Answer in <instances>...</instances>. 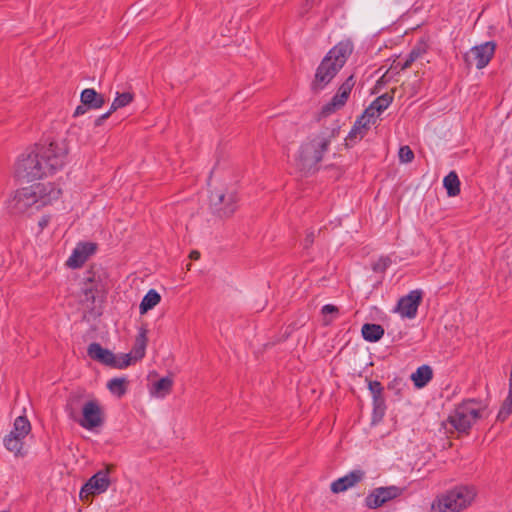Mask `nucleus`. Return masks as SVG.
Segmentation results:
<instances>
[{
    "label": "nucleus",
    "mask_w": 512,
    "mask_h": 512,
    "mask_svg": "<svg viewBox=\"0 0 512 512\" xmlns=\"http://www.w3.org/2000/svg\"><path fill=\"white\" fill-rule=\"evenodd\" d=\"M61 195V190L53 183H37L16 192L9 208L15 214H32L51 204Z\"/></svg>",
    "instance_id": "f257e3e1"
},
{
    "label": "nucleus",
    "mask_w": 512,
    "mask_h": 512,
    "mask_svg": "<svg viewBox=\"0 0 512 512\" xmlns=\"http://www.w3.org/2000/svg\"><path fill=\"white\" fill-rule=\"evenodd\" d=\"M339 134V126L333 124L324 127L319 133L308 138L299 150L296 158V164L299 170L309 172L323 159L325 152L328 150L332 140Z\"/></svg>",
    "instance_id": "f03ea898"
},
{
    "label": "nucleus",
    "mask_w": 512,
    "mask_h": 512,
    "mask_svg": "<svg viewBox=\"0 0 512 512\" xmlns=\"http://www.w3.org/2000/svg\"><path fill=\"white\" fill-rule=\"evenodd\" d=\"M488 416L487 405L476 399H467L458 404L442 423L446 433L469 434L473 425Z\"/></svg>",
    "instance_id": "7ed1b4c3"
},
{
    "label": "nucleus",
    "mask_w": 512,
    "mask_h": 512,
    "mask_svg": "<svg viewBox=\"0 0 512 512\" xmlns=\"http://www.w3.org/2000/svg\"><path fill=\"white\" fill-rule=\"evenodd\" d=\"M352 52L353 44L350 40H344L335 45L318 66L313 88L323 89L344 66Z\"/></svg>",
    "instance_id": "20e7f679"
},
{
    "label": "nucleus",
    "mask_w": 512,
    "mask_h": 512,
    "mask_svg": "<svg viewBox=\"0 0 512 512\" xmlns=\"http://www.w3.org/2000/svg\"><path fill=\"white\" fill-rule=\"evenodd\" d=\"M477 490L471 485H458L438 495L431 504V512H462L475 500Z\"/></svg>",
    "instance_id": "39448f33"
},
{
    "label": "nucleus",
    "mask_w": 512,
    "mask_h": 512,
    "mask_svg": "<svg viewBox=\"0 0 512 512\" xmlns=\"http://www.w3.org/2000/svg\"><path fill=\"white\" fill-rule=\"evenodd\" d=\"M45 176L60 170L66 162L68 148L64 141H54L48 145L37 146Z\"/></svg>",
    "instance_id": "423d86ee"
},
{
    "label": "nucleus",
    "mask_w": 512,
    "mask_h": 512,
    "mask_svg": "<svg viewBox=\"0 0 512 512\" xmlns=\"http://www.w3.org/2000/svg\"><path fill=\"white\" fill-rule=\"evenodd\" d=\"M15 174L18 178L33 181L45 176L44 166L37 147L30 153L22 154L15 164Z\"/></svg>",
    "instance_id": "0eeeda50"
},
{
    "label": "nucleus",
    "mask_w": 512,
    "mask_h": 512,
    "mask_svg": "<svg viewBox=\"0 0 512 512\" xmlns=\"http://www.w3.org/2000/svg\"><path fill=\"white\" fill-rule=\"evenodd\" d=\"M238 195L234 186L223 187L211 192L210 203L219 217H230L237 209Z\"/></svg>",
    "instance_id": "6e6552de"
},
{
    "label": "nucleus",
    "mask_w": 512,
    "mask_h": 512,
    "mask_svg": "<svg viewBox=\"0 0 512 512\" xmlns=\"http://www.w3.org/2000/svg\"><path fill=\"white\" fill-rule=\"evenodd\" d=\"M31 431L30 421L25 416L14 420L12 431L4 438L5 448L16 456L22 455L24 439Z\"/></svg>",
    "instance_id": "1a4fd4ad"
},
{
    "label": "nucleus",
    "mask_w": 512,
    "mask_h": 512,
    "mask_svg": "<svg viewBox=\"0 0 512 512\" xmlns=\"http://www.w3.org/2000/svg\"><path fill=\"white\" fill-rule=\"evenodd\" d=\"M88 356L104 365L123 369L131 364L130 354L117 357L110 350L103 348L99 343H91L87 349Z\"/></svg>",
    "instance_id": "9d476101"
},
{
    "label": "nucleus",
    "mask_w": 512,
    "mask_h": 512,
    "mask_svg": "<svg viewBox=\"0 0 512 512\" xmlns=\"http://www.w3.org/2000/svg\"><path fill=\"white\" fill-rule=\"evenodd\" d=\"M495 48L496 44L493 41L473 47L464 56L466 64L478 69L486 67L495 53Z\"/></svg>",
    "instance_id": "9b49d317"
},
{
    "label": "nucleus",
    "mask_w": 512,
    "mask_h": 512,
    "mask_svg": "<svg viewBox=\"0 0 512 512\" xmlns=\"http://www.w3.org/2000/svg\"><path fill=\"white\" fill-rule=\"evenodd\" d=\"M110 485L109 469L101 470L94 474L81 488L80 498L88 499L89 496L105 492Z\"/></svg>",
    "instance_id": "f8f14e48"
},
{
    "label": "nucleus",
    "mask_w": 512,
    "mask_h": 512,
    "mask_svg": "<svg viewBox=\"0 0 512 512\" xmlns=\"http://www.w3.org/2000/svg\"><path fill=\"white\" fill-rule=\"evenodd\" d=\"M423 292L421 290H412L407 295L399 299L395 309L403 318H415L418 307L422 301Z\"/></svg>",
    "instance_id": "ddd939ff"
},
{
    "label": "nucleus",
    "mask_w": 512,
    "mask_h": 512,
    "mask_svg": "<svg viewBox=\"0 0 512 512\" xmlns=\"http://www.w3.org/2000/svg\"><path fill=\"white\" fill-rule=\"evenodd\" d=\"M79 423L87 430H92L102 425V410L96 400H90L83 405L82 419Z\"/></svg>",
    "instance_id": "4468645a"
},
{
    "label": "nucleus",
    "mask_w": 512,
    "mask_h": 512,
    "mask_svg": "<svg viewBox=\"0 0 512 512\" xmlns=\"http://www.w3.org/2000/svg\"><path fill=\"white\" fill-rule=\"evenodd\" d=\"M365 477V472L360 469L353 470L346 474L345 476L333 481L331 483L330 489L333 493H341L349 488L354 487L359 482H361Z\"/></svg>",
    "instance_id": "2eb2a0df"
},
{
    "label": "nucleus",
    "mask_w": 512,
    "mask_h": 512,
    "mask_svg": "<svg viewBox=\"0 0 512 512\" xmlns=\"http://www.w3.org/2000/svg\"><path fill=\"white\" fill-rule=\"evenodd\" d=\"M95 250L96 245L94 243H79L73 250L71 256L68 258L67 266L70 268L81 267L89 258V256L95 252Z\"/></svg>",
    "instance_id": "dca6fc26"
},
{
    "label": "nucleus",
    "mask_w": 512,
    "mask_h": 512,
    "mask_svg": "<svg viewBox=\"0 0 512 512\" xmlns=\"http://www.w3.org/2000/svg\"><path fill=\"white\" fill-rule=\"evenodd\" d=\"M368 388L373 398V418L379 421L383 418L386 410L383 386L379 381H370Z\"/></svg>",
    "instance_id": "f3484780"
},
{
    "label": "nucleus",
    "mask_w": 512,
    "mask_h": 512,
    "mask_svg": "<svg viewBox=\"0 0 512 512\" xmlns=\"http://www.w3.org/2000/svg\"><path fill=\"white\" fill-rule=\"evenodd\" d=\"M81 103L85 104L90 110L100 109L105 104V98L102 94L96 92L93 88H86L81 92Z\"/></svg>",
    "instance_id": "a211bd4d"
},
{
    "label": "nucleus",
    "mask_w": 512,
    "mask_h": 512,
    "mask_svg": "<svg viewBox=\"0 0 512 512\" xmlns=\"http://www.w3.org/2000/svg\"><path fill=\"white\" fill-rule=\"evenodd\" d=\"M147 332V329L144 327H141L139 329V333L136 336L132 351L129 353L131 356V361H137L145 356V351L148 342Z\"/></svg>",
    "instance_id": "6ab92c4d"
},
{
    "label": "nucleus",
    "mask_w": 512,
    "mask_h": 512,
    "mask_svg": "<svg viewBox=\"0 0 512 512\" xmlns=\"http://www.w3.org/2000/svg\"><path fill=\"white\" fill-rule=\"evenodd\" d=\"M393 100V96L385 93L379 97H377L370 105L366 108V110L371 113L373 117L376 119L380 116V114L386 110Z\"/></svg>",
    "instance_id": "aec40b11"
},
{
    "label": "nucleus",
    "mask_w": 512,
    "mask_h": 512,
    "mask_svg": "<svg viewBox=\"0 0 512 512\" xmlns=\"http://www.w3.org/2000/svg\"><path fill=\"white\" fill-rule=\"evenodd\" d=\"M426 52L427 44L424 42H420L413 47L405 61L403 63L398 62L396 67H400L401 70H405L409 68L413 62L422 58L426 54Z\"/></svg>",
    "instance_id": "412c9836"
},
{
    "label": "nucleus",
    "mask_w": 512,
    "mask_h": 512,
    "mask_svg": "<svg viewBox=\"0 0 512 512\" xmlns=\"http://www.w3.org/2000/svg\"><path fill=\"white\" fill-rule=\"evenodd\" d=\"M433 371L430 366L422 365L411 375V379L417 388H422L432 379Z\"/></svg>",
    "instance_id": "4be33fe9"
},
{
    "label": "nucleus",
    "mask_w": 512,
    "mask_h": 512,
    "mask_svg": "<svg viewBox=\"0 0 512 512\" xmlns=\"http://www.w3.org/2000/svg\"><path fill=\"white\" fill-rule=\"evenodd\" d=\"M161 301L160 294L154 290L150 289L146 295L143 297L140 305H139V311L141 315L146 314L149 310L153 309L155 306H157Z\"/></svg>",
    "instance_id": "5701e85b"
},
{
    "label": "nucleus",
    "mask_w": 512,
    "mask_h": 512,
    "mask_svg": "<svg viewBox=\"0 0 512 512\" xmlns=\"http://www.w3.org/2000/svg\"><path fill=\"white\" fill-rule=\"evenodd\" d=\"M384 335V329L379 324L366 323L362 326V336L366 341L377 342Z\"/></svg>",
    "instance_id": "b1692460"
},
{
    "label": "nucleus",
    "mask_w": 512,
    "mask_h": 512,
    "mask_svg": "<svg viewBox=\"0 0 512 512\" xmlns=\"http://www.w3.org/2000/svg\"><path fill=\"white\" fill-rule=\"evenodd\" d=\"M173 380L170 377H163L153 384L151 394L157 398H164L172 389Z\"/></svg>",
    "instance_id": "393cba45"
},
{
    "label": "nucleus",
    "mask_w": 512,
    "mask_h": 512,
    "mask_svg": "<svg viewBox=\"0 0 512 512\" xmlns=\"http://www.w3.org/2000/svg\"><path fill=\"white\" fill-rule=\"evenodd\" d=\"M443 185L447 190V194L451 197L460 193V181L456 172L451 171L443 180Z\"/></svg>",
    "instance_id": "a878e982"
},
{
    "label": "nucleus",
    "mask_w": 512,
    "mask_h": 512,
    "mask_svg": "<svg viewBox=\"0 0 512 512\" xmlns=\"http://www.w3.org/2000/svg\"><path fill=\"white\" fill-rule=\"evenodd\" d=\"M376 489L382 496V500H384L385 503L400 497L404 492V488L394 485L386 487H377Z\"/></svg>",
    "instance_id": "bb28decb"
},
{
    "label": "nucleus",
    "mask_w": 512,
    "mask_h": 512,
    "mask_svg": "<svg viewBox=\"0 0 512 512\" xmlns=\"http://www.w3.org/2000/svg\"><path fill=\"white\" fill-rule=\"evenodd\" d=\"M127 383L126 378H113L108 381L107 388L113 395L121 397L127 391Z\"/></svg>",
    "instance_id": "cd10ccee"
},
{
    "label": "nucleus",
    "mask_w": 512,
    "mask_h": 512,
    "mask_svg": "<svg viewBox=\"0 0 512 512\" xmlns=\"http://www.w3.org/2000/svg\"><path fill=\"white\" fill-rule=\"evenodd\" d=\"M347 100H348L347 96H345L341 92H337L334 95V97L331 99V101L323 107V112L325 114L332 113V112L340 109L341 107H343L345 105V103L347 102Z\"/></svg>",
    "instance_id": "c85d7f7f"
},
{
    "label": "nucleus",
    "mask_w": 512,
    "mask_h": 512,
    "mask_svg": "<svg viewBox=\"0 0 512 512\" xmlns=\"http://www.w3.org/2000/svg\"><path fill=\"white\" fill-rule=\"evenodd\" d=\"M132 100H133V94L130 92L117 93V96L113 100L109 110L113 113L116 110L130 104L132 102Z\"/></svg>",
    "instance_id": "c756f323"
},
{
    "label": "nucleus",
    "mask_w": 512,
    "mask_h": 512,
    "mask_svg": "<svg viewBox=\"0 0 512 512\" xmlns=\"http://www.w3.org/2000/svg\"><path fill=\"white\" fill-rule=\"evenodd\" d=\"M376 118L371 115L366 109L363 114L356 120L355 126L365 134L370 129L371 125L376 123Z\"/></svg>",
    "instance_id": "7c9ffc66"
},
{
    "label": "nucleus",
    "mask_w": 512,
    "mask_h": 512,
    "mask_svg": "<svg viewBox=\"0 0 512 512\" xmlns=\"http://www.w3.org/2000/svg\"><path fill=\"white\" fill-rule=\"evenodd\" d=\"M364 502L365 506L369 509H377L386 504L376 488L369 492Z\"/></svg>",
    "instance_id": "2f4dec72"
},
{
    "label": "nucleus",
    "mask_w": 512,
    "mask_h": 512,
    "mask_svg": "<svg viewBox=\"0 0 512 512\" xmlns=\"http://www.w3.org/2000/svg\"><path fill=\"white\" fill-rule=\"evenodd\" d=\"M512 413V386H509V394L505 401L503 402L498 415L497 419L499 421H505L509 415Z\"/></svg>",
    "instance_id": "473e14b6"
},
{
    "label": "nucleus",
    "mask_w": 512,
    "mask_h": 512,
    "mask_svg": "<svg viewBox=\"0 0 512 512\" xmlns=\"http://www.w3.org/2000/svg\"><path fill=\"white\" fill-rule=\"evenodd\" d=\"M321 313L323 315V323L329 325L332 321L338 317L339 309L337 306L332 304H326L322 307Z\"/></svg>",
    "instance_id": "72a5a7b5"
},
{
    "label": "nucleus",
    "mask_w": 512,
    "mask_h": 512,
    "mask_svg": "<svg viewBox=\"0 0 512 512\" xmlns=\"http://www.w3.org/2000/svg\"><path fill=\"white\" fill-rule=\"evenodd\" d=\"M81 302L90 308L95 302V290L92 284L86 283L82 288Z\"/></svg>",
    "instance_id": "f704fd0d"
},
{
    "label": "nucleus",
    "mask_w": 512,
    "mask_h": 512,
    "mask_svg": "<svg viewBox=\"0 0 512 512\" xmlns=\"http://www.w3.org/2000/svg\"><path fill=\"white\" fill-rule=\"evenodd\" d=\"M398 156L401 163H410L414 159V152L409 146L404 145L400 147Z\"/></svg>",
    "instance_id": "c9c22d12"
},
{
    "label": "nucleus",
    "mask_w": 512,
    "mask_h": 512,
    "mask_svg": "<svg viewBox=\"0 0 512 512\" xmlns=\"http://www.w3.org/2000/svg\"><path fill=\"white\" fill-rule=\"evenodd\" d=\"M355 85V80H354V76L351 75L349 76L345 82L339 87L338 89V92H341L342 94H344L345 96L349 97L350 93H351V90L352 88L354 87Z\"/></svg>",
    "instance_id": "e433bc0d"
},
{
    "label": "nucleus",
    "mask_w": 512,
    "mask_h": 512,
    "mask_svg": "<svg viewBox=\"0 0 512 512\" xmlns=\"http://www.w3.org/2000/svg\"><path fill=\"white\" fill-rule=\"evenodd\" d=\"M390 263L391 262L389 258H380L377 262L374 263L373 270L376 272L384 271L387 269Z\"/></svg>",
    "instance_id": "4c0bfd02"
},
{
    "label": "nucleus",
    "mask_w": 512,
    "mask_h": 512,
    "mask_svg": "<svg viewBox=\"0 0 512 512\" xmlns=\"http://www.w3.org/2000/svg\"><path fill=\"white\" fill-rule=\"evenodd\" d=\"M366 134L358 129L355 125L352 127L351 131L347 136V140L354 141L362 139Z\"/></svg>",
    "instance_id": "58836bf2"
},
{
    "label": "nucleus",
    "mask_w": 512,
    "mask_h": 512,
    "mask_svg": "<svg viewBox=\"0 0 512 512\" xmlns=\"http://www.w3.org/2000/svg\"><path fill=\"white\" fill-rule=\"evenodd\" d=\"M313 242H314V232L310 231L307 233V235L304 239L303 245L305 248H308L312 245Z\"/></svg>",
    "instance_id": "ea45409f"
},
{
    "label": "nucleus",
    "mask_w": 512,
    "mask_h": 512,
    "mask_svg": "<svg viewBox=\"0 0 512 512\" xmlns=\"http://www.w3.org/2000/svg\"><path fill=\"white\" fill-rule=\"evenodd\" d=\"M111 114H112V112L109 110L108 112H106L103 115L99 116L98 118L95 119L94 125L96 127L100 126L106 119H108L110 117Z\"/></svg>",
    "instance_id": "a19ab883"
},
{
    "label": "nucleus",
    "mask_w": 512,
    "mask_h": 512,
    "mask_svg": "<svg viewBox=\"0 0 512 512\" xmlns=\"http://www.w3.org/2000/svg\"><path fill=\"white\" fill-rule=\"evenodd\" d=\"M88 110H90L85 104L81 103V105H79L75 111H74V116H80V115H83L85 114Z\"/></svg>",
    "instance_id": "79ce46f5"
},
{
    "label": "nucleus",
    "mask_w": 512,
    "mask_h": 512,
    "mask_svg": "<svg viewBox=\"0 0 512 512\" xmlns=\"http://www.w3.org/2000/svg\"><path fill=\"white\" fill-rule=\"evenodd\" d=\"M49 221H50L49 216H43L38 223L40 229L41 230L44 229L48 225Z\"/></svg>",
    "instance_id": "37998d69"
},
{
    "label": "nucleus",
    "mask_w": 512,
    "mask_h": 512,
    "mask_svg": "<svg viewBox=\"0 0 512 512\" xmlns=\"http://www.w3.org/2000/svg\"><path fill=\"white\" fill-rule=\"evenodd\" d=\"M189 258L192 260H198L200 258V252L193 250L190 252Z\"/></svg>",
    "instance_id": "c03bdc74"
},
{
    "label": "nucleus",
    "mask_w": 512,
    "mask_h": 512,
    "mask_svg": "<svg viewBox=\"0 0 512 512\" xmlns=\"http://www.w3.org/2000/svg\"><path fill=\"white\" fill-rule=\"evenodd\" d=\"M397 380H394L392 383L389 384V388H395V385L397 384Z\"/></svg>",
    "instance_id": "a18cd8bd"
},
{
    "label": "nucleus",
    "mask_w": 512,
    "mask_h": 512,
    "mask_svg": "<svg viewBox=\"0 0 512 512\" xmlns=\"http://www.w3.org/2000/svg\"><path fill=\"white\" fill-rule=\"evenodd\" d=\"M306 5H307V6H310V5H311V4H310V0H306Z\"/></svg>",
    "instance_id": "49530a36"
}]
</instances>
